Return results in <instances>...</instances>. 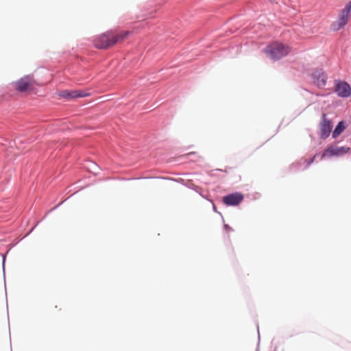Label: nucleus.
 <instances>
[{"label":"nucleus","instance_id":"17","mask_svg":"<svg viewBox=\"0 0 351 351\" xmlns=\"http://www.w3.org/2000/svg\"><path fill=\"white\" fill-rule=\"evenodd\" d=\"M316 156H317V155H315V156H313L312 158H311V159L308 161V162H307V164H306V167H308L309 165H311V164H312V163L313 162V161H314V160L315 159V157H316Z\"/></svg>","mask_w":351,"mask_h":351},{"label":"nucleus","instance_id":"20","mask_svg":"<svg viewBox=\"0 0 351 351\" xmlns=\"http://www.w3.org/2000/svg\"><path fill=\"white\" fill-rule=\"evenodd\" d=\"M5 262V256H3V269L4 274H5V269H4Z\"/></svg>","mask_w":351,"mask_h":351},{"label":"nucleus","instance_id":"1","mask_svg":"<svg viewBox=\"0 0 351 351\" xmlns=\"http://www.w3.org/2000/svg\"><path fill=\"white\" fill-rule=\"evenodd\" d=\"M264 51L269 56L271 59L277 61L288 55L291 51V47L282 43H275L267 45L265 48Z\"/></svg>","mask_w":351,"mask_h":351},{"label":"nucleus","instance_id":"4","mask_svg":"<svg viewBox=\"0 0 351 351\" xmlns=\"http://www.w3.org/2000/svg\"><path fill=\"white\" fill-rule=\"evenodd\" d=\"M332 122L328 119L326 114L322 113L319 123L320 138L326 139L332 132Z\"/></svg>","mask_w":351,"mask_h":351},{"label":"nucleus","instance_id":"22","mask_svg":"<svg viewBox=\"0 0 351 351\" xmlns=\"http://www.w3.org/2000/svg\"><path fill=\"white\" fill-rule=\"evenodd\" d=\"M257 330H258V339H260L259 326H258V325H257Z\"/></svg>","mask_w":351,"mask_h":351},{"label":"nucleus","instance_id":"9","mask_svg":"<svg viewBox=\"0 0 351 351\" xmlns=\"http://www.w3.org/2000/svg\"><path fill=\"white\" fill-rule=\"evenodd\" d=\"M350 148L346 146L335 147L330 146L326 149L324 153L321 155L320 158H323L326 155L329 156H339L348 153Z\"/></svg>","mask_w":351,"mask_h":351},{"label":"nucleus","instance_id":"15","mask_svg":"<svg viewBox=\"0 0 351 351\" xmlns=\"http://www.w3.org/2000/svg\"><path fill=\"white\" fill-rule=\"evenodd\" d=\"M155 178H160V179H164V180H172V181H174V182H178V183H183L184 182V180L182 179V178L176 179V178H165V177H156Z\"/></svg>","mask_w":351,"mask_h":351},{"label":"nucleus","instance_id":"8","mask_svg":"<svg viewBox=\"0 0 351 351\" xmlns=\"http://www.w3.org/2000/svg\"><path fill=\"white\" fill-rule=\"evenodd\" d=\"M243 199V195L239 192L229 193L222 198L223 203L228 206H238Z\"/></svg>","mask_w":351,"mask_h":351},{"label":"nucleus","instance_id":"2","mask_svg":"<svg viewBox=\"0 0 351 351\" xmlns=\"http://www.w3.org/2000/svg\"><path fill=\"white\" fill-rule=\"evenodd\" d=\"M117 43V40L113 39V32L111 31L96 36L93 41L94 47L97 49H107Z\"/></svg>","mask_w":351,"mask_h":351},{"label":"nucleus","instance_id":"19","mask_svg":"<svg viewBox=\"0 0 351 351\" xmlns=\"http://www.w3.org/2000/svg\"><path fill=\"white\" fill-rule=\"evenodd\" d=\"M92 165H93V169H99V167L95 162H93L92 163Z\"/></svg>","mask_w":351,"mask_h":351},{"label":"nucleus","instance_id":"7","mask_svg":"<svg viewBox=\"0 0 351 351\" xmlns=\"http://www.w3.org/2000/svg\"><path fill=\"white\" fill-rule=\"evenodd\" d=\"M314 84L319 88H324L326 84L327 75L322 69H316L311 73Z\"/></svg>","mask_w":351,"mask_h":351},{"label":"nucleus","instance_id":"24","mask_svg":"<svg viewBox=\"0 0 351 351\" xmlns=\"http://www.w3.org/2000/svg\"><path fill=\"white\" fill-rule=\"evenodd\" d=\"M274 351H276V349H275V350H274Z\"/></svg>","mask_w":351,"mask_h":351},{"label":"nucleus","instance_id":"13","mask_svg":"<svg viewBox=\"0 0 351 351\" xmlns=\"http://www.w3.org/2000/svg\"><path fill=\"white\" fill-rule=\"evenodd\" d=\"M63 203H64V202H61L57 206H56L53 208H51L40 221H37V223L35 224V226L29 231V232L25 236L29 235L34 230V228L40 223V221H42L43 220H44L47 217V215L49 213H50L54 211L55 210H56Z\"/></svg>","mask_w":351,"mask_h":351},{"label":"nucleus","instance_id":"6","mask_svg":"<svg viewBox=\"0 0 351 351\" xmlns=\"http://www.w3.org/2000/svg\"><path fill=\"white\" fill-rule=\"evenodd\" d=\"M32 80L33 78L32 75H25L14 82L15 88L20 93L32 90L34 88Z\"/></svg>","mask_w":351,"mask_h":351},{"label":"nucleus","instance_id":"10","mask_svg":"<svg viewBox=\"0 0 351 351\" xmlns=\"http://www.w3.org/2000/svg\"><path fill=\"white\" fill-rule=\"evenodd\" d=\"M58 95L66 100H72L87 97L89 95V93H85L82 90H63L60 91Z\"/></svg>","mask_w":351,"mask_h":351},{"label":"nucleus","instance_id":"5","mask_svg":"<svg viewBox=\"0 0 351 351\" xmlns=\"http://www.w3.org/2000/svg\"><path fill=\"white\" fill-rule=\"evenodd\" d=\"M335 93L339 97H349L351 95V86L346 81L336 80H335Z\"/></svg>","mask_w":351,"mask_h":351},{"label":"nucleus","instance_id":"11","mask_svg":"<svg viewBox=\"0 0 351 351\" xmlns=\"http://www.w3.org/2000/svg\"><path fill=\"white\" fill-rule=\"evenodd\" d=\"M346 122L344 120L340 121L332 131V137L337 138L346 130Z\"/></svg>","mask_w":351,"mask_h":351},{"label":"nucleus","instance_id":"18","mask_svg":"<svg viewBox=\"0 0 351 351\" xmlns=\"http://www.w3.org/2000/svg\"><path fill=\"white\" fill-rule=\"evenodd\" d=\"M211 202L213 203V211H215V212H216V213H218L221 216L222 219L223 220V216H222L221 213H219V212H218V211L217 210L216 206H215V204L213 202V201H212Z\"/></svg>","mask_w":351,"mask_h":351},{"label":"nucleus","instance_id":"14","mask_svg":"<svg viewBox=\"0 0 351 351\" xmlns=\"http://www.w3.org/2000/svg\"><path fill=\"white\" fill-rule=\"evenodd\" d=\"M130 32L129 31H124L117 35H114L113 34V39L117 40V42L119 40H122L125 39L130 34Z\"/></svg>","mask_w":351,"mask_h":351},{"label":"nucleus","instance_id":"3","mask_svg":"<svg viewBox=\"0 0 351 351\" xmlns=\"http://www.w3.org/2000/svg\"><path fill=\"white\" fill-rule=\"evenodd\" d=\"M351 12V1H348L339 13L338 20L331 24V29L337 31L343 28L348 21Z\"/></svg>","mask_w":351,"mask_h":351},{"label":"nucleus","instance_id":"21","mask_svg":"<svg viewBox=\"0 0 351 351\" xmlns=\"http://www.w3.org/2000/svg\"><path fill=\"white\" fill-rule=\"evenodd\" d=\"M147 179V178H152L151 177H145V178H135L136 180H141V179Z\"/></svg>","mask_w":351,"mask_h":351},{"label":"nucleus","instance_id":"12","mask_svg":"<svg viewBox=\"0 0 351 351\" xmlns=\"http://www.w3.org/2000/svg\"><path fill=\"white\" fill-rule=\"evenodd\" d=\"M186 187L189 189H191L193 191H195L196 193H197L200 196H202L203 198L207 199L209 202H212V199H208V195L204 194L203 189L202 187L197 186L193 183L190 184H184Z\"/></svg>","mask_w":351,"mask_h":351},{"label":"nucleus","instance_id":"23","mask_svg":"<svg viewBox=\"0 0 351 351\" xmlns=\"http://www.w3.org/2000/svg\"><path fill=\"white\" fill-rule=\"evenodd\" d=\"M271 2H273L274 0H270Z\"/></svg>","mask_w":351,"mask_h":351},{"label":"nucleus","instance_id":"16","mask_svg":"<svg viewBox=\"0 0 351 351\" xmlns=\"http://www.w3.org/2000/svg\"><path fill=\"white\" fill-rule=\"evenodd\" d=\"M223 229L227 231H233V228L226 223L223 224Z\"/></svg>","mask_w":351,"mask_h":351}]
</instances>
